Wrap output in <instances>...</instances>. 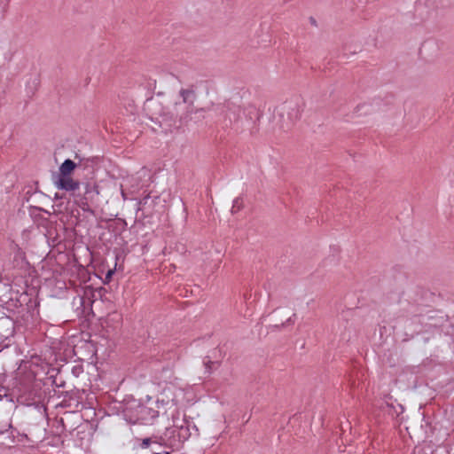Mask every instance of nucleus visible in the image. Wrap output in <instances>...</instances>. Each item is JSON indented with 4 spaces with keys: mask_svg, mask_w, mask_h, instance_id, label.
Returning <instances> with one entry per match:
<instances>
[{
    "mask_svg": "<svg viewBox=\"0 0 454 454\" xmlns=\"http://www.w3.org/2000/svg\"><path fill=\"white\" fill-rule=\"evenodd\" d=\"M182 102H176L171 109H165L158 101L151 103L153 114L159 115L166 121H173L175 124L178 121L180 125L187 123L190 121V114L193 112V103L196 98L195 91L192 89H182L179 91Z\"/></svg>",
    "mask_w": 454,
    "mask_h": 454,
    "instance_id": "1",
    "label": "nucleus"
},
{
    "mask_svg": "<svg viewBox=\"0 0 454 454\" xmlns=\"http://www.w3.org/2000/svg\"><path fill=\"white\" fill-rule=\"evenodd\" d=\"M170 432H164L162 435H153L142 439L139 446L143 449L149 448L153 454H170L168 449L176 447L175 440L169 436Z\"/></svg>",
    "mask_w": 454,
    "mask_h": 454,
    "instance_id": "2",
    "label": "nucleus"
},
{
    "mask_svg": "<svg viewBox=\"0 0 454 454\" xmlns=\"http://www.w3.org/2000/svg\"><path fill=\"white\" fill-rule=\"evenodd\" d=\"M301 112V106L298 102H285L279 108V116L282 119L281 128L290 129L300 119Z\"/></svg>",
    "mask_w": 454,
    "mask_h": 454,
    "instance_id": "3",
    "label": "nucleus"
},
{
    "mask_svg": "<svg viewBox=\"0 0 454 454\" xmlns=\"http://www.w3.org/2000/svg\"><path fill=\"white\" fill-rule=\"evenodd\" d=\"M157 409L153 406V403H142L138 404L134 410L135 423L139 422L141 424H148L156 419L160 409L163 408V402L160 404V402L156 403Z\"/></svg>",
    "mask_w": 454,
    "mask_h": 454,
    "instance_id": "4",
    "label": "nucleus"
},
{
    "mask_svg": "<svg viewBox=\"0 0 454 454\" xmlns=\"http://www.w3.org/2000/svg\"><path fill=\"white\" fill-rule=\"evenodd\" d=\"M192 423L184 419L181 425H175L173 427L167 428L165 432H170L169 436L175 440L176 447L189 439L191 436Z\"/></svg>",
    "mask_w": 454,
    "mask_h": 454,
    "instance_id": "5",
    "label": "nucleus"
},
{
    "mask_svg": "<svg viewBox=\"0 0 454 454\" xmlns=\"http://www.w3.org/2000/svg\"><path fill=\"white\" fill-rule=\"evenodd\" d=\"M158 196H151L150 194L145 196L138 202V207L137 211V218H148L152 217L156 212L155 207L159 203Z\"/></svg>",
    "mask_w": 454,
    "mask_h": 454,
    "instance_id": "6",
    "label": "nucleus"
},
{
    "mask_svg": "<svg viewBox=\"0 0 454 454\" xmlns=\"http://www.w3.org/2000/svg\"><path fill=\"white\" fill-rule=\"evenodd\" d=\"M55 184L59 189L66 192H75L80 187V182L74 180L72 176H57Z\"/></svg>",
    "mask_w": 454,
    "mask_h": 454,
    "instance_id": "7",
    "label": "nucleus"
},
{
    "mask_svg": "<svg viewBox=\"0 0 454 454\" xmlns=\"http://www.w3.org/2000/svg\"><path fill=\"white\" fill-rule=\"evenodd\" d=\"M14 334V323L9 317L0 318V345Z\"/></svg>",
    "mask_w": 454,
    "mask_h": 454,
    "instance_id": "8",
    "label": "nucleus"
},
{
    "mask_svg": "<svg viewBox=\"0 0 454 454\" xmlns=\"http://www.w3.org/2000/svg\"><path fill=\"white\" fill-rule=\"evenodd\" d=\"M241 108L236 103L227 100L223 104V113L225 118L228 119L231 122L238 121L239 119Z\"/></svg>",
    "mask_w": 454,
    "mask_h": 454,
    "instance_id": "9",
    "label": "nucleus"
},
{
    "mask_svg": "<svg viewBox=\"0 0 454 454\" xmlns=\"http://www.w3.org/2000/svg\"><path fill=\"white\" fill-rule=\"evenodd\" d=\"M77 164L70 160L67 159L59 168V173L57 176H72V173L76 168Z\"/></svg>",
    "mask_w": 454,
    "mask_h": 454,
    "instance_id": "10",
    "label": "nucleus"
},
{
    "mask_svg": "<svg viewBox=\"0 0 454 454\" xmlns=\"http://www.w3.org/2000/svg\"><path fill=\"white\" fill-rule=\"evenodd\" d=\"M427 319V322H422V324H424L426 327H428V329L442 328L444 327V323L448 321L447 317L445 316H441L440 317H436L434 316H428Z\"/></svg>",
    "mask_w": 454,
    "mask_h": 454,
    "instance_id": "11",
    "label": "nucleus"
},
{
    "mask_svg": "<svg viewBox=\"0 0 454 454\" xmlns=\"http://www.w3.org/2000/svg\"><path fill=\"white\" fill-rule=\"evenodd\" d=\"M202 364L205 367L204 373L207 376H209L212 374L215 369L220 365V362L218 361H212L210 356H206L203 357Z\"/></svg>",
    "mask_w": 454,
    "mask_h": 454,
    "instance_id": "12",
    "label": "nucleus"
},
{
    "mask_svg": "<svg viewBox=\"0 0 454 454\" xmlns=\"http://www.w3.org/2000/svg\"><path fill=\"white\" fill-rule=\"evenodd\" d=\"M98 194V186L95 184H86L84 192V200L92 199V193Z\"/></svg>",
    "mask_w": 454,
    "mask_h": 454,
    "instance_id": "13",
    "label": "nucleus"
},
{
    "mask_svg": "<svg viewBox=\"0 0 454 454\" xmlns=\"http://www.w3.org/2000/svg\"><path fill=\"white\" fill-rule=\"evenodd\" d=\"M243 208V199L241 197H237L232 203L231 207V214H236Z\"/></svg>",
    "mask_w": 454,
    "mask_h": 454,
    "instance_id": "14",
    "label": "nucleus"
},
{
    "mask_svg": "<svg viewBox=\"0 0 454 454\" xmlns=\"http://www.w3.org/2000/svg\"><path fill=\"white\" fill-rule=\"evenodd\" d=\"M251 296H252V294L250 293H245L243 294V298L246 302H247L250 300Z\"/></svg>",
    "mask_w": 454,
    "mask_h": 454,
    "instance_id": "15",
    "label": "nucleus"
},
{
    "mask_svg": "<svg viewBox=\"0 0 454 454\" xmlns=\"http://www.w3.org/2000/svg\"><path fill=\"white\" fill-rule=\"evenodd\" d=\"M295 317V314H294V315H293V317H290L286 320V322L283 324V325H286V324H293V323H294V319H293V317Z\"/></svg>",
    "mask_w": 454,
    "mask_h": 454,
    "instance_id": "16",
    "label": "nucleus"
},
{
    "mask_svg": "<svg viewBox=\"0 0 454 454\" xmlns=\"http://www.w3.org/2000/svg\"><path fill=\"white\" fill-rule=\"evenodd\" d=\"M121 196L124 200H127V195L123 190H121Z\"/></svg>",
    "mask_w": 454,
    "mask_h": 454,
    "instance_id": "17",
    "label": "nucleus"
},
{
    "mask_svg": "<svg viewBox=\"0 0 454 454\" xmlns=\"http://www.w3.org/2000/svg\"><path fill=\"white\" fill-rule=\"evenodd\" d=\"M85 206H87V207H88V203H87V202H82V208L83 210H87V209H86V207H85Z\"/></svg>",
    "mask_w": 454,
    "mask_h": 454,
    "instance_id": "18",
    "label": "nucleus"
},
{
    "mask_svg": "<svg viewBox=\"0 0 454 454\" xmlns=\"http://www.w3.org/2000/svg\"><path fill=\"white\" fill-rule=\"evenodd\" d=\"M173 357L175 359H179V355H177L176 353H173Z\"/></svg>",
    "mask_w": 454,
    "mask_h": 454,
    "instance_id": "19",
    "label": "nucleus"
},
{
    "mask_svg": "<svg viewBox=\"0 0 454 454\" xmlns=\"http://www.w3.org/2000/svg\"><path fill=\"white\" fill-rule=\"evenodd\" d=\"M112 273H113L112 271H108V273H107V276H106V277H111Z\"/></svg>",
    "mask_w": 454,
    "mask_h": 454,
    "instance_id": "20",
    "label": "nucleus"
},
{
    "mask_svg": "<svg viewBox=\"0 0 454 454\" xmlns=\"http://www.w3.org/2000/svg\"><path fill=\"white\" fill-rule=\"evenodd\" d=\"M399 408H400V410H401V411H400V412H402V411H403V407L402 405H399Z\"/></svg>",
    "mask_w": 454,
    "mask_h": 454,
    "instance_id": "21",
    "label": "nucleus"
},
{
    "mask_svg": "<svg viewBox=\"0 0 454 454\" xmlns=\"http://www.w3.org/2000/svg\"><path fill=\"white\" fill-rule=\"evenodd\" d=\"M193 429H195V431H198V428H195V426L194 425H192L191 426Z\"/></svg>",
    "mask_w": 454,
    "mask_h": 454,
    "instance_id": "22",
    "label": "nucleus"
},
{
    "mask_svg": "<svg viewBox=\"0 0 454 454\" xmlns=\"http://www.w3.org/2000/svg\"><path fill=\"white\" fill-rule=\"evenodd\" d=\"M311 23H313V24L316 23V21H315V20L313 18H311Z\"/></svg>",
    "mask_w": 454,
    "mask_h": 454,
    "instance_id": "23",
    "label": "nucleus"
}]
</instances>
